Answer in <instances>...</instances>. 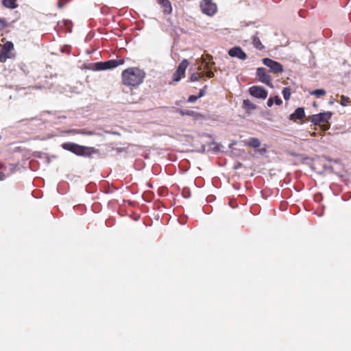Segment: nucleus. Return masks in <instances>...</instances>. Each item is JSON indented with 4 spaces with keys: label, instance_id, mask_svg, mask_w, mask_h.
Segmentation results:
<instances>
[{
    "label": "nucleus",
    "instance_id": "38",
    "mask_svg": "<svg viewBox=\"0 0 351 351\" xmlns=\"http://www.w3.org/2000/svg\"><path fill=\"white\" fill-rule=\"evenodd\" d=\"M182 195L184 198H189L191 196V192L189 191L183 192Z\"/></svg>",
    "mask_w": 351,
    "mask_h": 351
},
{
    "label": "nucleus",
    "instance_id": "43",
    "mask_svg": "<svg viewBox=\"0 0 351 351\" xmlns=\"http://www.w3.org/2000/svg\"><path fill=\"white\" fill-rule=\"evenodd\" d=\"M242 166V164L240 163V162H238L235 166H234V169H239V167H241Z\"/></svg>",
    "mask_w": 351,
    "mask_h": 351
},
{
    "label": "nucleus",
    "instance_id": "47",
    "mask_svg": "<svg viewBox=\"0 0 351 351\" xmlns=\"http://www.w3.org/2000/svg\"><path fill=\"white\" fill-rule=\"evenodd\" d=\"M291 155L292 156H296V154H294V153L291 154Z\"/></svg>",
    "mask_w": 351,
    "mask_h": 351
},
{
    "label": "nucleus",
    "instance_id": "18",
    "mask_svg": "<svg viewBox=\"0 0 351 351\" xmlns=\"http://www.w3.org/2000/svg\"><path fill=\"white\" fill-rule=\"evenodd\" d=\"M77 132L79 133V134L84 136L101 135L99 133L94 130H87L86 129H80L79 132Z\"/></svg>",
    "mask_w": 351,
    "mask_h": 351
},
{
    "label": "nucleus",
    "instance_id": "23",
    "mask_svg": "<svg viewBox=\"0 0 351 351\" xmlns=\"http://www.w3.org/2000/svg\"><path fill=\"white\" fill-rule=\"evenodd\" d=\"M179 113L181 114L182 115H188V116H191V117H194L196 114L195 112H194L193 110H180Z\"/></svg>",
    "mask_w": 351,
    "mask_h": 351
},
{
    "label": "nucleus",
    "instance_id": "9",
    "mask_svg": "<svg viewBox=\"0 0 351 351\" xmlns=\"http://www.w3.org/2000/svg\"><path fill=\"white\" fill-rule=\"evenodd\" d=\"M188 64L189 62L187 60L184 59L181 61L176 71L173 73L172 80L173 82H178L181 80L182 75L184 74L185 71L188 66Z\"/></svg>",
    "mask_w": 351,
    "mask_h": 351
},
{
    "label": "nucleus",
    "instance_id": "31",
    "mask_svg": "<svg viewBox=\"0 0 351 351\" xmlns=\"http://www.w3.org/2000/svg\"><path fill=\"white\" fill-rule=\"evenodd\" d=\"M207 88V86H205L203 88L199 89V95L197 97H199V99L203 97L206 94V89Z\"/></svg>",
    "mask_w": 351,
    "mask_h": 351
},
{
    "label": "nucleus",
    "instance_id": "8",
    "mask_svg": "<svg viewBox=\"0 0 351 351\" xmlns=\"http://www.w3.org/2000/svg\"><path fill=\"white\" fill-rule=\"evenodd\" d=\"M249 93L255 98L262 99H266L268 95L267 90L261 86H252L249 88Z\"/></svg>",
    "mask_w": 351,
    "mask_h": 351
},
{
    "label": "nucleus",
    "instance_id": "24",
    "mask_svg": "<svg viewBox=\"0 0 351 351\" xmlns=\"http://www.w3.org/2000/svg\"><path fill=\"white\" fill-rule=\"evenodd\" d=\"M350 102V99L348 97L342 95L341 97L340 104L342 106H347Z\"/></svg>",
    "mask_w": 351,
    "mask_h": 351
},
{
    "label": "nucleus",
    "instance_id": "19",
    "mask_svg": "<svg viewBox=\"0 0 351 351\" xmlns=\"http://www.w3.org/2000/svg\"><path fill=\"white\" fill-rule=\"evenodd\" d=\"M14 49V44L11 41H7L2 45L1 49L5 52L10 53L12 50Z\"/></svg>",
    "mask_w": 351,
    "mask_h": 351
},
{
    "label": "nucleus",
    "instance_id": "35",
    "mask_svg": "<svg viewBox=\"0 0 351 351\" xmlns=\"http://www.w3.org/2000/svg\"><path fill=\"white\" fill-rule=\"evenodd\" d=\"M8 58H10V56H4L0 53V62H5Z\"/></svg>",
    "mask_w": 351,
    "mask_h": 351
},
{
    "label": "nucleus",
    "instance_id": "11",
    "mask_svg": "<svg viewBox=\"0 0 351 351\" xmlns=\"http://www.w3.org/2000/svg\"><path fill=\"white\" fill-rule=\"evenodd\" d=\"M305 117V110L303 107L297 108L295 111L289 115V119L292 121L301 120Z\"/></svg>",
    "mask_w": 351,
    "mask_h": 351
},
{
    "label": "nucleus",
    "instance_id": "3",
    "mask_svg": "<svg viewBox=\"0 0 351 351\" xmlns=\"http://www.w3.org/2000/svg\"><path fill=\"white\" fill-rule=\"evenodd\" d=\"M124 63L123 59L119 60H109L106 62H97L94 64L93 69L95 71H104L111 69H114L118 66Z\"/></svg>",
    "mask_w": 351,
    "mask_h": 351
},
{
    "label": "nucleus",
    "instance_id": "25",
    "mask_svg": "<svg viewBox=\"0 0 351 351\" xmlns=\"http://www.w3.org/2000/svg\"><path fill=\"white\" fill-rule=\"evenodd\" d=\"M321 159H324L328 162H333L335 163H338L339 162V159H333V158H330V156H326V155H323L321 157Z\"/></svg>",
    "mask_w": 351,
    "mask_h": 351
},
{
    "label": "nucleus",
    "instance_id": "7",
    "mask_svg": "<svg viewBox=\"0 0 351 351\" xmlns=\"http://www.w3.org/2000/svg\"><path fill=\"white\" fill-rule=\"evenodd\" d=\"M332 116V112L330 111L319 112L311 116V122L315 125H319L321 123L330 120Z\"/></svg>",
    "mask_w": 351,
    "mask_h": 351
},
{
    "label": "nucleus",
    "instance_id": "28",
    "mask_svg": "<svg viewBox=\"0 0 351 351\" xmlns=\"http://www.w3.org/2000/svg\"><path fill=\"white\" fill-rule=\"evenodd\" d=\"M199 99L197 95H190L187 99L189 103H194Z\"/></svg>",
    "mask_w": 351,
    "mask_h": 351
},
{
    "label": "nucleus",
    "instance_id": "22",
    "mask_svg": "<svg viewBox=\"0 0 351 351\" xmlns=\"http://www.w3.org/2000/svg\"><path fill=\"white\" fill-rule=\"evenodd\" d=\"M210 146L212 151L215 154L219 152L220 147H222V145L218 144L217 143H216L215 141H212L210 143Z\"/></svg>",
    "mask_w": 351,
    "mask_h": 351
},
{
    "label": "nucleus",
    "instance_id": "6",
    "mask_svg": "<svg viewBox=\"0 0 351 351\" xmlns=\"http://www.w3.org/2000/svg\"><path fill=\"white\" fill-rule=\"evenodd\" d=\"M263 63L269 68V72L279 73L284 71L283 66L280 62L269 58H263Z\"/></svg>",
    "mask_w": 351,
    "mask_h": 351
},
{
    "label": "nucleus",
    "instance_id": "20",
    "mask_svg": "<svg viewBox=\"0 0 351 351\" xmlns=\"http://www.w3.org/2000/svg\"><path fill=\"white\" fill-rule=\"evenodd\" d=\"M326 94V90L322 88L315 89L311 93V95H314L316 97H320L322 96H324Z\"/></svg>",
    "mask_w": 351,
    "mask_h": 351
},
{
    "label": "nucleus",
    "instance_id": "16",
    "mask_svg": "<svg viewBox=\"0 0 351 351\" xmlns=\"http://www.w3.org/2000/svg\"><path fill=\"white\" fill-rule=\"evenodd\" d=\"M16 1L17 0H3L2 5L6 8L13 10L19 6Z\"/></svg>",
    "mask_w": 351,
    "mask_h": 351
},
{
    "label": "nucleus",
    "instance_id": "12",
    "mask_svg": "<svg viewBox=\"0 0 351 351\" xmlns=\"http://www.w3.org/2000/svg\"><path fill=\"white\" fill-rule=\"evenodd\" d=\"M158 3L161 6L165 14H169L172 12L171 3L169 0H157Z\"/></svg>",
    "mask_w": 351,
    "mask_h": 351
},
{
    "label": "nucleus",
    "instance_id": "27",
    "mask_svg": "<svg viewBox=\"0 0 351 351\" xmlns=\"http://www.w3.org/2000/svg\"><path fill=\"white\" fill-rule=\"evenodd\" d=\"M200 78V76L197 75L195 73H193L191 75L189 81L190 82H195L197 81Z\"/></svg>",
    "mask_w": 351,
    "mask_h": 351
},
{
    "label": "nucleus",
    "instance_id": "37",
    "mask_svg": "<svg viewBox=\"0 0 351 351\" xmlns=\"http://www.w3.org/2000/svg\"><path fill=\"white\" fill-rule=\"evenodd\" d=\"M80 129H73V130H68V133L69 134H79V133L77 132H79Z\"/></svg>",
    "mask_w": 351,
    "mask_h": 351
},
{
    "label": "nucleus",
    "instance_id": "15",
    "mask_svg": "<svg viewBox=\"0 0 351 351\" xmlns=\"http://www.w3.org/2000/svg\"><path fill=\"white\" fill-rule=\"evenodd\" d=\"M246 145L253 148H258L261 146V143L258 138L250 137L247 140Z\"/></svg>",
    "mask_w": 351,
    "mask_h": 351
},
{
    "label": "nucleus",
    "instance_id": "42",
    "mask_svg": "<svg viewBox=\"0 0 351 351\" xmlns=\"http://www.w3.org/2000/svg\"><path fill=\"white\" fill-rule=\"evenodd\" d=\"M0 53H2L3 55H4V56H9V53H8V52H5L3 50H0Z\"/></svg>",
    "mask_w": 351,
    "mask_h": 351
},
{
    "label": "nucleus",
    "instance_id": "2",
    "mask_svg": "<svg viewBox=\"0 0 351 351\" xmlns=\"http://www.w3.org/2000/svg\"><path fill=\"white\" fill-rule=\"evenodd\" d=\"M60 147L77 156L91 158L93 154H99V150L94 147L81 145L73 142H65Z\"/></svg>",
    "mask_w": 351,
    "mask_h": 351
},
{
    "label": "nucleus",
    "instance_id": "21",
    "mask_svg": "<svg viewBox=\"0 0 351 351\" xmlns=\"http://www.w3.org/2000/svg\"><path fill=\"white\" fill-rule=\"evenodd\" d=\"M282 94L285 100H289L291 97V88L289 87H285L282 90Z\"/></svg>",
    "mask_w": 351,
    "mask_h": 351
},
{
    "label": "nucleus",
    "instance_id": "48",
    "mask_svg": "<svg viewBox=\"0 0 351 351\" xmlns=\"http://www.w3.org/2000/svg\"><path fill=\"white\" fill-rule=\"evenodd\" d=\"M180 31H181L182 32H184V31L182 29H180Z\"/></svg>",
    "mask_w": 351,
    "mask_h": 351
},
{
    "label": "nucleus",
    "instance_id": "29",
    "mask_svg": "<svg viewBox=\"0 0 351 351\" xmlns=\"http://www.w3.org/2000/svg\"><path fill=\"white\" fill-rule=\"evenodd\" d=\"M273 97H274V103H275L276 105L280 106L282 104V99L278 95H276Z\"/></svg>",
    "mask_w": 351,
    "mask_h": 351
},
{
    "label": "nucleus",
    "instance_id": "13",
    "mask_svg": "<svg viewBox=\"0 0 351 351\" xmlns=\"http://www.w3.org/2000/svg\"><path fill=\"white\" fill-rule=\"evenodd\" d=\"M258 32L253 35L252 37L253 46L258 50H263L265 49V46L262 44L260 38L257 36Z\"/></svg>",
    "mask_w": 351,
    "mask_h": 351
},
{
    "label": "nucleus",
    "instance_id": "10",
    "mask_svg": "<svg viewBox=\"0 0 351 351\" xmlns=\"http://www.w3.org/2000/svg\"><path fill=\"white\" fill-rule=\"evenodd\" d=\"M228 55L232 58H237L241 60H245L247 56L241 47H233L228 51Z\"/></svg>",
    "mask_w": 351,
    "mask_h": 351
},
{
    "label": "nucleus",
    "instance_id": "30",
    "mask_svg": "<svg viewBox=\"0 0 351 351\" xmlns=\"http://www.w3.org/2000/svg\"><path fill=\"white\" fill-rule=\"evenodd\" d=\"M70 1H71V0H65V2L64 3L62 1V0H59L58 1L57 5H58V8L62 9L64 8L65 3H69Z\"/></svg>",
    "mask_w": 351,
    "mask_h": 351
},
{
    "label": "nucleus",
    "instance_id": "33",
    "mask_svg": "<svg viewBox=\"0 0 351 351\" xmlns=\"http://www.w3.org/2000/svg\"><path fill=\"white\" fill-rule=\"evenodd\" d=\"M266 147H267V145L265 144L264 147H261L258 149V152L262 155L265 154L267 152Z\"/></svg>",
    "mask_w": 351,
    "mask_h": 351
},
{
    "label": "nucleus",
    "instance_id": "40",
    "mask_svg": "<svg viewBox=\"0 0 351 351\" xmlns=\"http://www.w3.org/2000/svg\"><path fill=\"white\" fill-rule=\"evenodd\" d=\"M60 51L63 53H70V51L68 49H65V47H62Z\"/></svg>",
    "mask_w": 351,
    "mask_h": 351
},
{
    "label": "nucleus",
    "instance_id": "26",
    "mask_svg": "<svg viewBox=\"0 0 351 351\" xmlns=\"http://www.w3.org/2000/svg\"><path fill=\"white\" fill-rule=\"evenodd\" d=\"M8 26L6 20L4 18H0V30H3L4 28Z\"/></svg>",
    "mask_w": 351,
    "mask_h": 351
},
{
    "label": "nucleus",
    "instance_id": "17",
    "mask_svg": "<svg viewBox=\"0 0 351 351\" xmlns=\"http://www.w3.org/2000/svg\"><path fill=\"white\" fill-rule=\"evenodd\" d=\"M326 172H329L330 173H334V168L332 166L327 165L326 164L322 165V169L317 173L319 175H324Z\"/></svg>",
    "mask_w": 351,
    "mask_h": 351
},
{
    "label": "nucleus",
    "instance_id": "14",
    "mask_svg": "<svg viewBox=\"0 0 351 351\" xmlns=\"http://www.w3.org/2000/svg\"><path fill=\"white\" fill-rule=\"evenodd\" d=\"M242 107L247 111L250 112L256 108V105L252 103L250 99H244L243 101Z\"/></svg>",
    "mask_w": 351,
    "mask_h": 351
},
{
    "label": "nucleus",
    "instance_id": "41",
    "mask_svg": "<svg viewBox=\"0 0 351 351\" xmlns=\"http://www.w3.org/2000/svg\"><path fill=\"white\" fill-rule=\"evenodd\" d=\"M5 178V174L3 172H0V180H3Z\"/></svg>",
    "mask_w": 351,
    "mask_h": 351
},
{
    "label": "nucleus",
    "instance_id": "46",
    "mask_svg": "<svg viewBox=\"0 0 351 351\" xmlns=\"http://www.w3.org/2000/svg\"><path fill=\"white\" fill-rule=\"evenodd\" d=\"M311 169H312L313 171H315V167H311Z\"/></svg>",
    "mask_w": 351,
    "mask_h": 351
},
{
    "label": "nucleus",
    "instance_id": "44",
    "mask_svg": "<svg viewBox=\"0 0 351 351\" xmlns=\"http://www.w3.org/2000/svg\"><path fill=\"white\" fill-rule=\"evenodd\" d=\"M329 104L330 105H332L334 104V99L333 98H331L330 100H329Z\"/></svg>",
    "mask_w": 351,
    "mask_h": 351
},
{
    "label": "nucleus",
    "instance_id": "5",
    "mask_svg": "<svg viewBox=\"0 0 351 351\" xmlns=\"http://www.w3.org/2000/svg\"><path fill=\"white\" fill-rule=\"evenodd\" d=\"M200 8L202 12L208 16H213L217 10V5L211 0H202Z\"/></svg>",
    "mask_w": 351,
    "mask_h": 351
},
{
    "label": "nucleus",
    "instance_id": "1",
    "mask_svg": "<svg viewBox=\"0 0 351 351\" xmlns=\"http://www.w3.org/2000/svg\"><path fill=\"white\" fill-rule=\"evenodd\" d=\"M145 77L143 70L138 67H130L122 71L121 77L124 85L136 86L140 85Z\"/></svg>",
    "mask_w": 351,
    "mask_h": 351
},
{
    "label": "nucleus",
    "instance_id": "34",
    "mask_svg": "<svg viewBox=\"0 0 351 351\" xmlns=\"http://www.w3.org/2000/svg\"><path fill=\"white\" fill-rule=\"evenodd\" d=\"M214 73L210 69H208L207 71H206V76L208 77V78H212L214 77Z\"/></svg>",
    "mask_w": 351,
    "mask_h": 351
},
{
    "label": "nucleus",
    "instance_id": "45",
    "mask_svg": "<svg viewBox=\"0 0 351 351\" xmlns=\"http://www.w3.org/2000/svg\"><path fill=\"white\" fill-rule=\"evenodd\" d=\"M202 152H205V149H206L205 145H203L202 146Z\"/></svg>",
    "mask_w": 351,
    "mask_h": 351
},
{
    "label": "nucleus",
    "instance_id": "39",
    "mask_svg": "<svg viewBox=\"0 0 351 351\" xmlns=\"http://www.w3.org/2000/svg\"><path fill=\"white\" fill-rule=\"evenodd\" d=\"M42 154H43V153H41L40 152H36L34 153V156L37 157V158H42Z\"/></svg>",
    "mask_w": 351,
    "mask_h": 351
},
{
    "label": "nucleus",
    "instance_id": "32",
    "mask_svg": "<svg viewBox=\"0 0 351 351\" xmlns=\"http://www.w3.org/2000/svg\"><path fill=\"white\" fill-rule=\"evenodd\" d=\"M19 66H20V69L23 71V72H24V73L25 75L28 74L29 71L26 70L27 66H26V65L25 64L22 63V64H20Z\"/></svg>",
    "mask_w": 351,
    "mask_h": 351
},
{
    "label": "nucleus",
    "instance_id": "36",
    "mask_svg": "<svg viewBox=\"0 0 351 351\" xmlns=\"http://www.w3.org/2000/svg\"><path fill=\"white\" fill-rule=\"evenodd\" d=\"M274 104V97H271L268 99L267 105L268 107H271Z\"/></svg>",
    "mask_w": 351,
    "mask_h": 351
},
{
    "label": "nucleus",
    "instance_id": "4",
    "mask_svg": "<svg viewBox=\"0 0 351 351\" xmlns=\"http://www.w3.org/2000/svg\"><path fill=\"white\" fill-rule=\"evenodd\" d=\"M256 77L263 84L272 88L271 77L267 73V71L264 67H258L256 73Z\"/></svg>",
    "mask_w": 351,
    "mask_h": 351
}]
</instances>
